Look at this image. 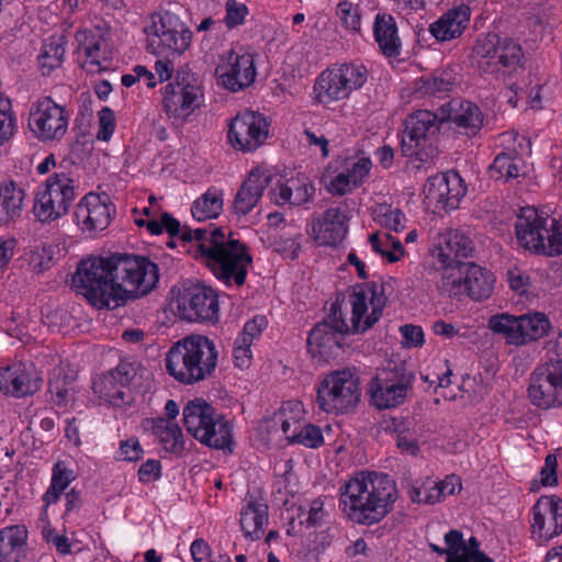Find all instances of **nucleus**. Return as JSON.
Wrapping results in <instances>:
<instances>
[{
  "label": "nucleus",
  "instance_id": "obj_5",
  "mask_svg": "<svg viewBox=\"0 0 562 562\" xmlns=\"http://www.w3.org/2000/svg\"><path fill=\"white\" fill-rule=\"evenodd\" d=\"M114 300L117 307L127 301L150 293L159 280L158 266L146 257L127 254L112 255Z\"/></svg>",
  "mask_w": 562,
  "mask_h": 562
},
{
  "label": "nucleus",
  "instance_id": "obj_25",
  "mask_svg": "<svg viewBox=\"0 0 562 562\" xmlns=\"http://www.w3.org/2000/svg\"><path fill=\"white\" fill-rule=\"evenodd\" d=\"M115 209L109 198L103 194L87 193L75 209V220L83 232L105 229Z\"/></svg>",
  "mask_w": 562,
  "mask_h": 562
},
{
  "label": "nucleus",
  "instance_id": "obj_39",
  "mask_svg": "<svg viewBox=\"0 0 562 562\" xmlns=\"http://www.w3.org/2000/svg\"><path fill=\"white\" fill-rule=\"evenodd\" d=\"M25 192L14 181L0 183V223L9 224L20 218L23 212Z\"/></svg>",
  "mask_w": 562,
  "mask_h": 562
},
{
  "label": "nucleus",
  "instance_id": "obj_54",
  "mask_svg": "<svg viewBox=\"0 0 562 562\" xmlns=\"http://www.w3.org/2000/svg\"><path fill=\"white\" fill-rule=\"evenodd\" d=\"M378 221L390 231L401 232L405 228L406 217L401 210L384 206L378 213Z\"/></svg>",
  "mask_w": 562,
  "mask_h": 562
},
{
  "label": "nucleus",
  "instance_id": "obj_34",
  "mask_svg": "<svg viewBox=\"0 0 562 562\" xmlns=\"http://www.w3.org/2000/svg\"><path fill=\"white\" fill-rule=\"evenodd\" d=\"M373 35L384 56L390 58L400 56L402 42L395 19L391 14L378 13L375 15Z\"/></svg>",
  "mask_w": 562,
  "mask_h": 562
},
{
  "label": "nucleus",
  "instance_id": "obj_62",
  "mask_svg": "<svg viewBox=\"0 0 562 562\" xmlns=\"http://www.w3.org/2000/svg\"><path fill=\"white\" fill-rule=\"evenodd\" d=\"M445 542L448 547L447 548V551H448L447 561H451V559L459 560L462 549H463V544H464V539H463L462 532L459 530H454V529L450 530L449 532H447L445 535Z\"/></svg>",
  "mask_w": 562,
  "mask_h": 562
},
{
  "label": "nucleus",
  "instance_id": "obj_47",
  "mask_svg": "<svg viewBox=\"0 0 562 562\" xmlns=\"http://www.w3.org/2000/svg\"><path fill=\"white\" fill-rule=\"evenodd\" d=\"M223 211V192L210 188L192 204L191 213L194 220L203 222L216 218Z\"/></svg>",
  "mask_w": 562,
  "mask_h": 562
},
{
  "label": "nucleus",
  "instance_id": "obj_11",
  "mask_svg": "<svg viewBox=\"0 0 562 562\" xmlns=\"http://www.w3.org/2000/svg\"><path fill=\"white\" fill-rule=\"evenodd\" d=\"M150 20L149 47L154 53L179 57L190 47L192 31L178 14L159 10Z\"/></svg>",
  "mask_w": 562,
  "mask_h": 562
},
{
  "label": "nucleus",
  "instance_id": "obj_42",
  "mask_svg": "<svg viewBox=\"0 0 562 562\" xmlns=\"http://www.w3.org/2000/svg\"><path fill=\"white\" fill-rule=\"evenodd\" d=\"M76 40L79 44V49L85 53L87 64L90 66V71H100L106 68L103 66V63L106 61L103 50L104 41L99 32H77Z\"/></svg>",
  "mask_w": 562,
  "mask_h": 562
},
{
  "label": "nucleus",
  "instance_id": "obj_63",
  "mask_svg": "<svg viewBox=\"0 0 562 562\" xmlns=\"http://www.w3.org/2000/svg\"><path fill=\"white\" fill-rule=\"evenodd\" d=\"M326 516L324 509V501L322 498H314L307 510V517L301 524H305L306 527H315L322 524Z\"/></svg>",
  "mask_w": 562,
  "mask_h": 562
},
{
  "label": "nucleus",
  "instance_id": "obj_8",
  "mask_svg": "<svg viewBox=\"0 0 562 562\" xmlns=\"http://www.w3.org/2000/svg\"><path fill=\"white\" fill-rule=\"evenodd\" d=\"M112 256L90 257L81 260L72 277V285L93 306L98 308L114 310L117 303L114 300Z\"/></svg>",
  "mask_w": 562,
  "mask_h": 562
},
{
  "label": "nucleus",
  "instance_id": "obj_1",
  "mask_svg": "<svg viewBox=\"0 0 562 562\" xmlns=\"http://www.w3.org/2000/svg\"><path fill=\"white\" fill-rule=\"evenodd\" d=\"M386 301L384 283L355 285L348 302L337 299L330 306L327 319L310 331L308 352L319 361L338 357L345 335L363 334L370 329L380 319Z\"/></svg>",
  "mask_w": 562,
  "mask_h": 562
},
{
  "label": "nucleus",
  "instance_id": "obj_9",
  "mask_svg": "<svg viewBox=\"0 0 562 562\" xmlns=\"http://www.w3.org/2000/svg\"><path fill=\"white\" fill-rule=\"evenodd\" d=\"M77 195L78 186L70 173L55 171L36 194L34 215L42 223L54 222L68 213Z\"/></svg>",
  "mask_w": 562,
  "mask_h": 562
},
{
  "label": "nucleus",
  "instance_id": "obj_19",
  "mask_svg": "<svg viewBox=\"0 0 562 562\" xmlns=\"http://www.w3.org/2000/svg\"><path fill=\"white\" fill-rule=\"evenodd\" d=\"M136 375L133 363L121 361L115 369L110 370L93 382V391L100 398L115 407H121L132 401L127 386Z\"/></svg>",
  "mask_w": 562,
  "mask_h": 562
},
{
  "label": "nucleus",
  "instance_id": "obj_12",
  "mask_svg": "<svg viewBox=\"0 0 562 562\" xmlns=\"http://www.w3.org/2000/svg\"><path fill=\"white\" fill-rule=\"evenodd\" d=\"M360 395L359 380L350 370L334 371L318 384L316 402L323 412L346 414L356 408Z\"/></svg>",
  "mask_w": 562,
  "mask_h": 562
},
{
  "label": "nucleus",
  "instance_id": "obj_55",
  "mask_svg": "<svg viewBox=\"0 0 562 562\" xmlns=\"http://www.w3.org/2000/svg\"><path fill=\"white\" fill-rule=\"evenodd\" d=\"M337 14L347 29L357 33L360 32L361 14L360 9L357 5H353L349 1H341L338 4Z\"/></svg>",
  "mask_w": 562,
  "mask_h": 562
},
{
  "label": "nucleus",
  "instance_id": "obj_35",
  "mask_svg": "<svg viewBox=\"0 0 562 562\" xmlns=\"http://www.w3.org/2000/svg\"><path fill=\"white\" fill-rule=\"evenodd\" d=\"M469 20V7L461 5L448 11L438 21L430 24L429 31L438 41H450L463 33Z\"/></svg>",
  "mask_w": 562,
  "mask_h": 562
},
{
  "label": "nucleus",
  "instance_id": "obj_48",
  "mask_svg": "<svg viewBox=\"0 0 562 562\" xmlns=\"http://www.w3.org/2000/svg\"><path fill=\"white\" fill-rule=\"evenodd\" d=\"M218 420L213 423L207 428L210 439L196 438L201 443L217 450L232 451L233 441V425L225 418L224 415L217 414Z\"/></svg>",
  "mask_w": 562,
  "mask_h": 562
},
{
  "label": "nucleus",
  "instance_id": "obj_4",
  "mask_svg": "<svg viewBox=\"0 0 562 562\" xmlns=\"http://www.w3.org/2000/svg\"><path fill=\"white\" fill-rule=\"evenodd\" d=\"M217 360L218 351L213 340L203 335H190L169 349L166 370L178 382L192 385L210 378Z\"/></svg>",
  "mask_w": 562,
  "mask_h": 562
},
{
  "label": "nucleus",
  "instance_id": "obj_7",
  "mask_svg": "<svg viewBox=\"0 0 562 562\" xmlns=\"http://www.w3.org/2000/svg\"><path fill=\"white\" fill-rule=\"evenodd\" d=\"M442 123L441 114L428 110L409 114L404 122L402 154L420 162L432 161L439 155L438 139Z\"/></svg>",
  "mask_w": 562,
  "mask_h": 562
},
{
  "label": "nucleus",
  "instance_id": "obj_14",
  "mask_svg": "<svg viewBox=\"0 0 562 562\" xmlns=\"http://www.w3.org/2000/svg\"><path fill=\"white\" fill-rule=\"evenodd\" d=\"M488 327L493 333L504 335L508 344L520 346L546 335L550 322L540 313L519 317L498 314L490 318Z\"/></svg>",
  "mask_w": 562,
  "mask_h": 562
},
{
  "label": "nucleus",
  "instance_id": "obj_6",
  "mask_svg": "<svg viewBox=\"0 0 562 562\" xmlns=\"http://www.w3.org/2000/svg\"><path fill=\"white\" fill-rule=\"evenodd\" d=\"M547 361L530 374L528 397L533 406L550 409L562 406V334L546 342Z\"/></svg>",
  "mask_w": 562,
  "mask_h": 562
},
{
  "label": "nucleus",
  "instance_id": "obj_51",
  "mask_svg": "<svg viewBox=\"0 0 562 562\" xmlns=\"http://www.w3.org/2000/svg\"><path fill=\"white\" fill-rule=\"evenodd\" d=\"M434 493L426 496L425 501L429 504H436L445 499L447 496L454 494L456 490L461 488V480L457 475H447L445 480L436 483L431 482Z\"/></svg>",
  "mask_w": 562,
  "mask_h": 562
},
{
  "label": "nucleus",
  "instance_id": "obj_17",
  "mask_svg": "<svg viewBox=\"0 0 562 562\" xmlns=\"http://www.w3.org/2000/svg\"><path fill=\"white\" fill-rule=\"evenodd\" d=\"M268 133L269 124L262 114L244 111L231 121L227 138L234 149L248 153L260 147Z\"/></svg>",
  "mask_w": 562,
  "mask_h": 562
},
{
  "label": "nucleus",
  "instance_id": "obj_21",
  "mask_svg": "<svg viewBox=\"0 0 562 562\" xmlns=\"http://www.w3.org/2000/svg\"><path fill=\"white\" fill-rule=\"evenodd\" d=\"M202 98L200 86L192 83L189 76H178L165 87L162 103L169 116L186 119L200 108Z\"/></svg>",
  "mask_w": 562,
  "mask_h": 562
},
{
  "label": "nucleus",
  "instance_id": "obj_28",
  "mask_svg": "<svg viewBox=\"0 0 562 562\" xmlns=\"http://www.w3.org/2000/svg\"><path fill=\"white\" fill-rule=\"evenodd\" d=\"M42 379L33 369L13 364L0 370V391L14 397L32 395L41 387Z\"/></svg>",
  "mask_w": 562,
  "mask_h": 562
},
{
  "label": "nucleus",
  "instance_id": "obj_41",
  "mask_svg": "<svg viewBox=\"0 0 562 562\" xmlns=\"http://www.w3.org/2000/svg\"><path fill=\"white\" fill-rule=\"evenodd\" d=\"M149 423L151 424L153 435L166 451L180 454L184 450L182 430L177 423L162 417L153 418Z\"/></svg>",
  "mask_w": 562,
  "mask_h": 562
},
{
  "label": "nucleus",
  "instance_id": "obj_16",
  "mask_svg": "<svg viewBox=\"0 0 562 562\" xmlns=\"http://www.w3.org/2000/svg\"><path fill=\"white\" fill-rule=\"evenodd\" d=\"M178 315L188 322H211L218 319L217 293L211 286L194 283L184 286L176 299Z\"/></svg>",
  "mask_w": 562,
  "mask_h": 562
},
{
  "label": "nucleus",
  "instance_id": "obj_31",
  "mask_svg": "<svg viewBox=\"0 0 562 562\" xmlns=\"http://www.w3.org/2000/svg\"><path fill=\"white\" fill-rule=\"evenodd\" d=\"M314 194V187L307 179L291 178L285 182L277 181L270 189L271 201L278 205L290 204L294 206L302 205L310 201Z\"/></svg>",
  "mask_w": 562,
  "mask_h": 562
},
{
  "label": "nucleus",
  "instance_id": "obj_60",
  "mask_svg": "<svg viewBox=\"0 0 562 562\" xmlns=\"http://www.w3.org/2000/svg\"><path fill=\"white\" fill-rule=\"evenodd\" d=\"M48 391L55 405L65 406L71 401L72 394L59 379H49Z\"/></svg>",
  "mask_w": 562,
  "mask_h": 562
},
{
  "label": "nucleus",
  "instance_id": "obj_33",
  "mask_svg": "<svg viewBox=\"0 0 562 562\" xmlns=\"http://www.w3.org/2000/svg\"><path fill=\"white\" fill-rule=\"evenodd\" d=\"M303 413V405L299 401L284 402L281 407L267 422L268 428L272 431L279 429L284 435L289 443H294L301 424L300 419Z\"/></svg>",
  "mask_w": 562,
  "mask_h": 562
},
{
  "label": "nucleus",
  "instance_id": "obj_56",
  "mask_svg": "<svg viewBox=\"0 0 562 562\" xmlns=\"http://www.w3.org/2000/svg\"><path fill=\"white\" fill-rule=\"evenodd\" d=\"M294 443H301L312 449L321 447L324 443V437L321 427L313 424H306L303 427H300Z\"/></svg>",
  "mask_w": 562,
  "mask_h": 562
},
{
  "label": "nucleus",
  "instance_id": "obj_32",
  "mask_svg": "<svg viewBox=\"0 0 562 562\" xmlns=\"http://www.w3.org/2000/svg\"><path fill=\"white\" fill-rule=\"evenodd\" d=\"M436 273L437 288L441 294L454 297L464 294L467 263L437 262L431 260Z\"/></svg>",
  "mask_w": 562,
  "mask_h": 562
},
{
  "label": "nucleus",
  "instance_id": "obj_23",
  "mask_svg": "<svg viewBox=\"0 0 562 562\" xmlns=\"http://www.w3.org/2000/svg\"><path fill=\"white\" fill-rule=\"evenodd\" d=\"M562 532V502L542 496L532 507L531 535L538 542H548Z\"/></svg>",
  "mask_w": 562,
  "mask_h": 562
},
{
  "label": "nucleus",
  "instance_id": "obj_2",
  "mask_svg": "<svg viewBox=\"0 0 562 562\" xmlns=\"http://www.w3.org/2000/svg\"><path fill=\"white\" fill-rule=\"evenodd\" d=\"M177 236L184 245L195 241L194 257L201 260L217 280L227 286L244 285L252 257L246 245L234 239L232 233L225 235L223 228L214 225L195 229L184 225Z\"/></svg>",
  "mask_w": 562,
  "mask_h": 562
},
{
  "label": "nucleus",
  "instance_id": "obj_37",
  "mask_svg": "<svg viewBox=\"0 0 562 562\" xmlns=\"http://www.w3.org/2000/svg\"><path fill=\"white\" fill-rule=\"evenodd\" d=\"M371 160L369 158H359L347 168L331 178L326 183V189L333 195H345L352 191V188L360 186L371 169Z\"/></svg>",
  "mask_w": 562,
  "mask_h": 562
},
{
  "label": "nucleus",
  "instance_id": "obj_49",
  "mask_svg": "<svg viewBox=\"0 0 562 562\" xmlns=\"http://www.w3.org/2000/svg\"><path fill=\"white\" fill-rule=\"evenodd\" d=\"M16 131V117L11 100L0 93V146L7 143Z\"/></svg>",
  "mask_w": 562,
  "mask_h": 562
},
{
  "label": "nucleus",
  "instance_id": "obj_24",
  "mask_svg": "<svg viewBox=\"0 0 562 562\" xmlns=\"http://www.w3.org/2000/svg\"><path fill=\"white\" fill-rule=\"evenodd\" d=\"M474 251V243L469 235L450 228L438 233L429 257L437 262L468 263L463 259L473 257Z\"/></svg>",
  "mask_w": 562,
  "mask_h": 562
},
{
  "label": "nucleus",
  "instance_id": "obj_3",
  "mask_svg": "<svg viewBox=\"0 0 562 562\" xmlns=\"http://www.w3.org/2000/svg\"><path fill=\"white\" fill-rule=\"evenodd\" d=\"M339 506L352 522L372 526L393 509L397 499L394 480L380 472L361 471L340 487Z\"/></svg>",
  "mask_w": 562,
  "mask_h": 562
},
{
  "label": "nucleus",
  "instance_id": "obj_20",
  "mask_svg": "<svg viewBox=\"0 0 562 562\" xmlns=\"http://www.w3.org/2000/svg\"><path fill=\"white\" fill-rule=\"evenodd\" d=\"M215 74L224 88L233 92L243 90L255 81L254 57L247 53L231 50L222 56Z\"/></svg>",
  "mask_w": 562,
  "mask_h": 562
},
{
  "label": "nucleus",
  "instance_id": "obj_27",
  "mask_svg": "<svg viewBox=\"0 0 562 562\" xmlns=\"http://www.w3.org/2000/svg\"><path fill=\"white\" fill-rule=\"evenodd\" d=\"M442 121H450L468 136L476 135L483 126L480 108L467 100L453 99L440 108Z\"/></svg>",
  "mask_w": 562,
  "mask_h": 562
},
{
  "label": "nucleus",
  "instance_id": "obj_36",
  "mask_svg": "<svg viewBox=\"0 0 562 562\" xmlns=\"http://www.w3.org/2000/svg\"><path fill=\"white\" fill-rule=\"evenodd\" d=\"M27 548V529L11 525L0 529V562H20Z\"/></svg>",
  "mask_w": 562,
  "mask_h": 562
},
{
  "label": "nucleus",
  "instance_id": "obj_30",
  "mask_svg": "<svg viewBox=\"0 0 562 562\" xmlns=\"http://www.w3.org/2000/svg\"><path fill=\"white\" fill-rule=\"evenodd\" d=\"M217 414L211 404L202 398H194L188 402L183 408V424L188 432L195 439H210V435L206 436L207 428L213 420H218Z\"/></svg>",
  "mask_w": 562,
  "mask_h": 562
},
{
  "label": "nucleus",
  "instance_id": "obj_50",
  "mask_svg": "<svg viewBox=\"0 0 562 562\" xmlns=\"http://www.w3.org/2000/svg\"><path fill=\"white\" fill-rule=\"evenodd\" d=\"M369 241L373 250L380 254L382 257H385L390 262H396L404 255V248L402 243L390 234H384L383 240V243L386 244V246H390V249L380 247L381 241L379 233L372 234L369 237Z\"/></svg>",
  "mask_w": 562,
  "mask_h": 562
},
{
  "label": "nucleus",
  "instance_id": "obj_64",
  "mask_svg": "<svg viewBox=\"0 0 562 562\" xmlns=\"http://www.w3.org/2000/svg\"><path fill=\"white\" fill-rule=\"evenodd\" d=\"M53 262V250L49 247H42L33 251L31 256V265L37 272H42L50 268Z\"/></svg>",
  "mask_w": 562,
  "mask_h": 562
},
{
  "label": "nucleus",
  "instance_id": "obj_45",
  "mask_svg": "<svg viewBox=\"0 0 562 562\" xmlns=\"http://www.w3.org/2000/svg\"><path fill=\"white\" fill-rule=\"evenodd\" d=\"M67 41L63 35L49 36L42 45L37 57L38 67L43 76H49L53 70L59 68L65 57Z\"/></svg>",
  "mask_w": 562,
  "mask_h": 562
},
{
  "label": "nucleus",
  "instance_id": "obj_18",
  "mask_svg": "<svg viewBox=\"0 0 562 562\" xmlns=\"http://www.w3.org/2000/svg\"><path fill=\"white\" fill-rule=\"evenodd\" d=\"M467 192V187L458 172L437 173L427 179L424 195L428 205L437 210H454Z\"/></svg>",
  "mask_w": 562,
  "mask_h": 562
},
{
  "label": "nucleus",
  "instance_id": "obj_57",
  "mask_svg": "<svg viewBox=\"0 0 562 562\" xmlns=\"http://www.w3.org/2000/svg\"><path fill=\"white\" fill-rule=\"evenodd\" d=\"M115 130V115L110 108H103L99 112V131L97 137L99 140L108 142Z\"/></svg>",
  "mask_w": 562,
  "mask_h": 562
},
{
  "label": "nucleus",
  "instance_id": "obj_43",
  "mask_svg": "<svg viewBox=\"0 0 562 562\" xmlns=\"http://www.w3.org/2000/svg\"><path fill=\"white\" fill-rule=\"evenodd\" d=\"M268 524V506L263 503L249 502L240 513V527L246 538L259 539Z\"/></svg>",
  "mask_w": 562,
  "mask_h": 562
},
{
  "label": "nucleus",
  "instance_id": "obj_13",
  "mask_svg": "<svg viewBox=\"0 0 562 562\" xmlns=\"http://www.w3.org/2000/svg\"><path fill=\"white\" fill-rule=\"evenodd\" d=\"M368 78V70L361 64H342L323 71L316 82L321 102L338 101L361 88Z\"/></svg>",
  "mask_w": 562,
  "mask_h": 562
},
{
  "label": "nucleus",
  "instance_id": "obj_22",
  "mask_svg": "<svg viewBox=\"0 0 562 562\" xmlns=\"http://www.w3.org/2000/svg\"><path fill=\"white\" fill-rule=\"evenodd\" d=\"M551 218L533 206L520 209L515 223L516 237L519 244L535 254L544 251L546 234Z\"/></svg>",
  "mask_w": 562,
  "mask_h": 562
},
{
  "label": "nucleus",
  "instance_id": "obj_53",
  "mask_svg": "<svg viewBox=\"0 0 562 562\" xmlns=\"http://www.w3.org/2000/svg\"><path fill=\"white\" fill-rule=\"evenodd\" d=\"M548 231L544 240V251H539V255L550 257L562 255V224L551 218Z\"/></svg>",
  "mask_w": 562,
  "mask_h": 562
},
{
  "label": "nucleus",
  "instance_id": "obj_59",
  "mask_svg": "<svg viewBox=\"0 0 562 562\" xmlns=\"http://www.w3.org/2000/svg\"><path fill=\"white\" fill-rule=\"evenodd\" d=\"M248 9L245 4L229 0L226 3L225 23L227 27L233 29L241 24L245 20Z\"/></svg>",
  "mask_w": 562,
  "mask_h": 562
},
{
  "label": "nucleus",
  "instance_id": "obj_29",
  "mask_svg": "<svg viewBox=\"0 0 562 562\" xmlns=\"http://www.w3.org/2000/svg\"><path fill=\"white\" fill-rule=\"evenodd\" d=\"M348 217L341 207L327 209L322 217L313 222L312 232L315 240L324 246H337L347 232Z\"/></svg>",
  "mask_w": 562,
  "mask_h": 562
},
{
  "label": "nucleus",
  "instance_id": "obj_52",
  "mask_svg": "<svg viewBox=\"0 0 562 562\" xmlns=\"http://www.w3.org/2000/svg\"><path fill=\"white\" fill-rule=\"evenodd\" d=\"M501 55L497 56V61H499V69L519 67L520 58L522 56L521 47L519 44L515 43L510 38H502L501 44Z\"/></svg>",
  "mask_w": 562,
  "mask_h": 562
},
{
  "label": "nucleus",
  "instance_id": "obj_10",
  "mask_svg": "<svg viewBox=\"0 0 562 562\" xmlns=\"http://www.w3.org/2000/svg\"><path fill=\"white\" fill-rule=\"evenodd\" d=\"M415 376L404 362L389 361L379 369L369 384L371 402L379 409L396 407L404 403L413 389Z\"/></svg>",
  "mask_w": 562,
  "mask_h": 562
},
{
  "label": "nucleus",
  "instance_id": "obj_61",
  "mask_svg": "<svg viewBox=\"0 0 562 562\" xmlns=\"http://www.w3.org/2000/svg\"><path fill=\"white\" fill-rule=\"evenodd\" d=\"M75 480L74 471L67 468L64 461H58L54 464L52 469V477L50 482L55 485L60 486L64 490H67L69 484Z\"/></svg>",
  "mask_w": 562,
  "mask_h": 562
},
{
  "label": "nucleus",
  "instance_id": "obj_26",
  "mask_svg": "<svg viewBox=\"0 0 562 562\" xmlns=\"http://www.w3.org/2000/svg\"><path fill=\"white\" fill-rule=\"evenodd\" d=\"M271 173L262 168H254L243 181L233 202L234 213L244 216L249 214L259 203L271 181Z\"/></svg>",
  "mask_w": 562,
  "mask_h": 562
},
{
  "label": "nucleus",
  "instance_id": "obj_15",
  "mask_svg": "<svg viewBox=\"0 0 562 562\" xmlns=\"http://www.w3.org/2000/svg\"><path fill=\"white\" fill-rule=\"evenodd\" d=\"M68 124V112L50 97H43L33 103L29 115V127L40 140L61 139L67 133Z\"/></svg>",
  "mask_w": 562,
  "mask_h": 562
},
{
  "label": "nucleus",
  "instance_id": "obj_58",
  "mask_svg": "<svg viewBox=\"0 0 562 562\" xmlns=\"http://www.w3.org/2000/svg\"><path fill=\"white\" fill-rule=\"evenodd\" d=\"M266 326V318L263 316H256L244 325L243 331L237 338L244 345L245 342L252 344L254 339L260 336Z\"/></svg>",
  "mask_w": 562,
  "mask_h": 562
},
{
  "label": "nucleus",
  "instance_id": "obj_40",
  "mask_svg": "<svg viewBox=\"0 0 562 562\" xmlns=\"http://www.w3.org/2000/svg\"><path fill=\"white\" fill-rule=\"evenodd\" d=\"M397 449L408 456H417L419 452L416 423L411 418H392L387 424Z\"/></svg>",
  "mask_w": 562,
  "mask_h": 562
},
{
  "label": "nucleus",
  "instance_id": "obj_38",
  "mask_svg": "<svg viewBox=\"0 0 562 562\" xmlns=\"http://www.w3.org/2000/svg\"><path fill=\"white\" fill-rule=\"evenodd\" d=\"M494 284L495 277L490 270L474 262L467 263L464 294L475 301L486 300L493 294Z\"/></svg>",
  "mask_w": 562,
  "mask_h": 562
},
{
  "label": "nucleus",
  "instance_id": "obj_44",
  "mask_svg": "<svg viewBox=\"0 0 562 562\" xmlns=\"http://www.w3.org/2000/svg\"><path fill=\"white\" fill-rule=\"evenodd\" d=\"M502 38L496 34H488L477 40L474 46V56L479 68L484 72L494 74L499 71L497 56L501 54Z\"/></svg>",
  "mask_w": 562,
  "mask_h": 562
},
{
  "label": "nucleus",
  "instance_id": "obj_46",
  "mask_svg": "<svg viewBox=\"0 0 562 562\" xmlns=\"http://www.w3.org/2000/svg\"><path fill=\"white\" fill-rule=\"evenodd\" d=\"M525 161L515 150L499 153L490 167L491 178L507 182L524 175Z\"/></svg>",
  "mask_w": 562,
  "mask_h": 562
}]
</instances>
